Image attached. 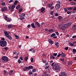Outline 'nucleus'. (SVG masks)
<instances>
[{"label": "nucleus", "mask_w": 76, "mask_h": 76, "mask_svg": "<svg viewBox=\"0 0 76 76\" xmlns=\"http://www.w3.org/2000/svg\"><path fill=\"white\" fill-rule=\"evenodd\" d=\"M60 7V4H56L55 6V8L58 9H59Z\"/></svg>", "instance_id": "nucleus-8"}, {"label": "nucleus", "mask_w": 76, "mask_h": 76, "mask_svg": "<svg viewBox=\"0 0 76 76\" xmlns=\"http://www.w3.org/2000/svg\"><path fill=\"white\" fill-rule=\"evenodd\" d=\"M64 28H67L68 27H69L68 26V25H67V24H64Z\"/></svg>", "instance_id": "nucleus-27"}, {"label": "nucleus", "mask_w": 76, "mask_h": 76, "mask_svg": "<svg viewBox=\"0 0 76 76\" xmlns=\"http://www.w3.org/2000/svg\"><path fill=\"white\" fill-rule=\"evenodd\" d=\"M29 75L30 76L31 75H32V72L31 71H29Z\"/></svg>", "instance_id": "nucleus-34"}, {"label": "nucleus", "mask_w": 76, "mask_h": 76, "mask_svg": "<svg viewBox=\"0 0 76 76\" xmlns=\"http://www.w3.org/2000/svg\"><path fill=\"white\" fill-rule=\"evenodd\" d=\"M23 70L24 71H28V70H27V69L26 68V67H25V68H24Z\"/></svg>", "instance_id": "nucleus-46"}, {"label": "nucleus", "mask_w": 76, "mask_h": 76, "mask_svg": "<svg viewBox=\"0 0 76 76\" xmlns=\"http://www.w3.org/2000/svg\"><path fill=\"white\" fill-rule=\"evenodd\" d=\"M59 28L60 29L63 30V29H64V27L63 24H61L59 26Z\"/></svg>", "instance_id": "nucleus-7"}, {"label": "nucleus", "mask_w": 76, "mask_h": 76, "mask_svg": "<svg viewBox=\"0 0 76 76\" xmlns=\"http://www.w3.org/2000/svg\"><path fill=\"white\" fill-rule=\"evenodd\" d=\"M20 60H23V58H22V57H21L20 58Z\"/></svg>", "instance_id": "nucleus-64"}, {"label": "nucleus", "mask_w": 76, "mask_h": 76, "mask_svg": "<svg viewBox=\"0 0 76 76\" xmlns=\"http://www.w3.org/2000/svg\"><path fill=\"white\" fill-rule=\"evenodd\" d=\"M64 11L65 12H68V10H67V8H64Z\"/></svg>", "instance_id": "nucleus-33"}, {"label": "nucleus", "mask_w": 76, "mask_h": 76, "mask_svg": "<svg viewBox=\"0 0 76 76\" xmlns=\"http://www.w3.org/2000/svg\"><path fill=\"white\" fill-rule=\"evenodd\" d=\"M53 31V29H50V30H49V32H52Z\"/></svg>", "instance_id": "nucleus-36"}, {"label": "nucleus", "mask_w": 76, "mask_h": 76, "mask_svg": "<svg viewBox=\"0 0 76 76\" xmlns=\"http://www.w3.org/2000/svg\"><path fill=\"white\" fill-rule=\"evenodd\" d=\"M76 37V36H74L72 37V38H75Z\"/></svg>", "instance_id": "nucleus-63"}, {"label": "nucleus", "mask_w": 76, "mask_h": 76, "mask_svg": "<svg viewBox=\"0 0 76 76\" xmlns=\"http://www.w3.org/2000/svg\"><path fill=\"white\" fill-rule=\"evenodd\" d=\"M16 6L15 5H12L9 6L8 8L10 9L11 12H13L14 10V8H15Z\"/></svg>", "instance_id": "nucleus-4"}, {"label": "nucleus", "mask_w": 76, "mask_h": 76, "mask_svg": "<svg viewBox=\"0 0 76 76\" xmlns=\"http://www.w3.org/2000/svg\"><path fill=\"white\" fill-rule=\"evenodd\" d=\"M60 56H61V53H60V54H58V55H57V57H59Z\"/></svg>", "instance_id": "nucleus-54"}, {"label": "nucleus", "mask_w": 76, "mask_h": 76, "mask_svg": "<svg viewBox=\"0 0 76 76\" xmlns=\"http://www.w3.org/2000/svg\"><path fill=\"white\" fill-rule=\"evenodd\" d=\"M55 16H58V13H56L55 14Z\"/></svg>", "instance_id": "nucleus-55"}, {"label": "nucleus", "mask_w": 76, "mask_h": 76, "mask_svg": "<svg viewBox=\"0 0 76 76\" xmlns=\"http://www.w3.org/2000/svg\"><path fill=\"white\" fill-rule=\"evenodd\" d=\"M31 63H33V61H34L33 58H31Z\"/></svg>", "instance_id": "nucleus-41"}, {"label": "nucleus", "mask_w": 76, "mask_h": 76, "mask_svg": "<svg viewBox=\"0 0 76 76\" xmlns=\"http://www.w3.org/2000/svg\"><path fill=\"white\" fill-rule=\"evenodd\" d=\"M56 34L58 36L59 35V33H58V32H56Z\"/></svg>", "instance_id": "nucleus-52"}, {"label": "nucleus", "mask_w": 76, "mask_h": 76, "mask_svg": "<svg viewBox=\"0 0 76 76\" xmlns=\"http://www.w3.org/2000/svg\"><path fill=\"white\" fill-rule=\"evenodd\" d=\"M6 4V3H5V2H3L1 4L2 6H5V5Z\"/></svg>", "instance_id": "nucleus-39"}, {"label": "nucleus", "mask_w": 76, "mask_h": 76, "mask_svg": "<svg viewBox=\"0 0 76 76\" xmlns=\"http://www.w3.org/2000/svg\"><path fill=\"white\" fill-rule=\"evenodd\" d=\"M67 25H68V26L69 27V26H70V25H72V23L70 22L68 23H67Z\"/></svg>", "instance_id": "nucleus-29"}, {"label": "nucleus", "mask_w": 76, "mask_h": 76, "mask_svg": "<svg viewBox=\"0 0 76 76\" xmlns=\"http://www.w3.org/2000/svg\"><path fill=\"white\" fill-rule=\"evenodd\" d=\"M76 10V7H74V9H73V11H75Z\"/></svg>", "instance_id": "nucleus-47"}, {"label": "nucleus", "mask_w": 76, "mask_h": 76, "mask_svg": "<svg viewBox=\"0 0 76 76\" xmlns=\"http://www.w3.org/2000/svg\"><path fill=\"white\" fill-rule=\"evenodd\" d=\"M2 61L3 63H5L8 61V58L6 56H4L1 58Z\"/></svg>", "instance_id": "nucleus-3"}, {"label": "nucleus", "mask_w": 76, "mask_h": 76, "mask_svg": "<svg viewBox=\"0 0 76 76\" xmlns=\"http://www.w3.org/2000/svg\"><path fill=\"white\" fill-rule=\"evenodd\" d=\"M59 76H68L66 72H61V75H59Z\"/></svg>", "instance_id": "nucleus-6"}, {"label": "nucleus", "mask_w": 76, "mask_h": 76, "mask_svg": "<svg viewBox=\"0 0 76 76\" xmlns=\"http://www.w3.org/2000/svg\"><path fill=\"white\" fill-rule=\"evenodd\" d=\"M22 10L20 9L19 10L18 12L20 13V12H22Z\"/></svg>", "instance_id": "nucleus-56"}, {"label": "nucleus", "mask_w": 76, "mask_h": 76, "mask_svg": "<svg viewBox=\"0 0 76 76\" xmlns=\"http://www.w3.org/2000/svg\"><path fill=\"white\" fill-rule=\"evenodd\" d=\"M31 24H29L28 25V26H27V28H30V27H31Z\"/></svg>", "instance_id": "nucleus-53"}, {"label": "nucleus", "mask_w": 76, "mask_h": 76, "mask_svg": "<svg viewBox=\"0 0 76 76\" xmlns=\"http://www.w3.org/2000/svg\"><path fill=\"white\" fill-rule=\"evenodd\" d=\"M62 19V17L61 16H59L58 17V20H61Z\"/></svg>", "instance_id": "nucleus-25"}, {"label": "nucleus", "mask_w": 76, "mask_h": 76, "mask_svg": "<svg viewBox=\"0 0 76 76\" xmlns=\"http://www.w3.org/2000/svg\"><path fill=\"white\" fill-rule=\"evenodd\" d=\"M50 14L51 15H53V11H52L50 12Z\"/></svg>", "instance_id": "nucleus-57"}, {"label": "nucleus", "mask_w": 76, "mask_h": 76, "mask_svg": "<svg viewBox=\"0 0 76 76\" xmlns=\"http://www.w3.org/2000/svg\"><path fill=\"white\" fill-rule=\"evenodd\" d=\"M7 26L8 27V28L10 29L12 28V25L11 24H8L7 25Z\"/></svg>", "instance_id": "nucleus-15"}, {"label": "nucleus", "mask_w": 76, "mask_h": 76, "mask_svg": "<svg viewBox=\"0 0 76 76\" xmlns=\"http://www.w3.org/2000/svg\"><path fill=\"white\" fill-rule=\"evenodd\" d=\"M44 10H45V8L44 7H42L41 9V12L42 13H44Z\"/></svg>", "instance_id": "nucleus-14"}, {"label": "nucleus", "mask_w": 76, "mask_h": 76, "mask_svg": "<svg viewBox=\"0 0 76 76\" xmlns=\"http://www.w3.org/2000/svg\"><path fill=\"white\" fill-rule=\"evenodd\" d=\"M57 53H54L53 54V56H57Z\"/></svg>", "instance_id": "nucleus-44"}, {"label": "nucleus", "mask_w": 76, "mask_h": 76, "mask_svg": "<svg viewBox=\"0 0 76 76\" xmlns=\"http://www.w3.org/2000/svg\"><path fill=\"white\" fill-rule=\"evenodd\" d=\"M71 5H75V2H71Z\"/></svg>", "instance_id": "nucleus-48"}, {"label": "nucleus", "mask_w": 76, "mask_h": 76, "mask_svg": "<svg viewBox=\"0 0 76 76\" xmlns=\"http://www.w3.org/2000/svg\"><path fill=\"white\" fill-rule=\"evenodd\" d=\"M25 14L23 13H22L21 15L20 16V19L22 20H23L24 19H25L24 17H25Z\"/></svg>", "instance_id": "nucleus-5"}, {"label": "nucleus", "mask_w": 76, "mask_h": 76, "mask_svg": "<svg viewBox=\"0 0 76 76\" xmlns=\"http://www.w3.org/2000/svg\"><path fill=\"white\" fill-rule=\"evenodd\" d=\"M53 69L55 70L57 72H58V71L60 70V67L57 64H55L54 65L53 67Z\"/></svg>", "instance_id": "nucleus-1"}, {"label": "nucleus", "mask_w": 76, "mask_h": 76, "mask_svg": "<svg viewBox=\"0 0 76 76\" xmlns=\"http://www.w3.org/2000/svg\"><path fill=\"white\" fill-rule=\"evenodd\" d=\"M72 13H76V11H73L72 12Z\"/></svg>", "instance_id": "nucleus-59"}, {"label": "nucleus", "mask_w": 76, "mask_h": 76, "mask_svg": "<svg viewBox=\"0 0 76 76\" xmlns=\"http://www.w3.org/2000/svg\"><path fill=\"white\" fill-rule=\"evenodd\" d=\"M50 58H52L53 59H54L55 58H55V57L53 56H50Z\"/></svg>", "instance_id": "nucleus-28"}, {"label": "nucleus", "mask_w": 76, "mask_h": 76, "mask_svg": "<svg viewBox=\"0 0 76 76\" xmlns=\"http://www.w3.org/2000/svg\"><path fill=\"white\" fill-rule=\"evenodd\" d=\"M72 61H70L68 63V65H70V64H72Z\"/></svg>", "instance_id": "nucleus-40"}, {"label": "nucleus", "mask_w": 76, "mask_h": 76, "mask_svg": "<svg viewBox=\"0 0 76 76\" xmlns=\"http://www.w3.org/2000/svg\"><path fill=\"white\" fill-rule=\"evenodd\" d=\"M15 37L16 39H19V37L18 36V35H15Z\"/></svg>", "instance_id": "nucleus-37"}, {"label": "nucleus", "mask_w": 76, "mask_h": 76, "mask_svg": "<svg viewBox=\"0 0 76 76\" xmlns=\"http://www.w3.org/2000/svg\"><path fill=\"white\" fill-rule=\"evenodd\" d=\"M18 3V1L17 0L15 1L14 3V5H16Z\"/></svg>", "instance_id": "nucleus-23"}, {"label": "nucleus", "mask_w": 76, "mask_h": 76, "mask_svg": "<svg viewBox=\"0 0 76 76\" xmlns=\"http://www.w3.org/2000/svg\"><path fill=\"white\" fill-rule=\"evenodd\" d=\"M70 45H71V47H73V46H74V44L70 43Z\"/></svg>", "instance_id": "nucleus-51"}, {"label": "nucleus", "mask_w": 76, "mask_h": 76, "mask_svg": "<svg viewBox=\"0 0 76 76\" xmlns=\"http://www.w3.org/2000/svg\"><path fill=\"white\" fill-rule=\"evenodd\" d=\"M72 52L73 53V54H76V49H73L72 50Z\"/></svg>", "instance_id": "nucleus-17"}, {"label": "nucleus", "mask_w": 76, "mask_h": 76, "mask_svg": "<svg viewBox=\"0 0 76 76\" xmlns=\"http://www.w3.org/2000/svg\"><path fill=\"white\" fill-rule=\"evenodd\" d=\"M48 67H49V66H46L45 68V69H48Z\"/></svg>", "instance_id": "nucleus-60"}, {"label": "nucleus", "mask_w": 76, "mask_h": 76, "mask_svg": "<svg viewBox=\"0 0 76 76\" xmlns=\"http://www.w3.org/2000/svg\"><path fill=\"white\" fill-rule=\"evenodd\" d=\"M49 41L50 44H53V41H52L51 39H49Z\"/></svg>", "instance_id": "nucleus-18"}, {"label": "nucleus", "mask_w": 76, "mask_h": 76, "mask_svg": "<svg viewBox=\"0 0 76 76\" xmlns=\"http://www.w3.org/2000/svg\"><path fill=\"white\" fill-rule=\"evenodd\" d=\"M18 62L19 64H20V63H21L22 61L20 59H19L18 61Z\"/></svg>", "instance_id": "nucleus-35"}, {"label": "nucleus", "mask_w": 76, "mask_h": 76, "mask_svg": "<svg viewBox=\"0 0 76 76\" xmlns=\"http://www.w3.org/2000/svg\"><path fill=\"white\" fill-rule=\"evenodd\" d=\"M35 25H37V27H40L41 26V25L38 22V21H36L35 23Z\"/></svg>", "instance_id": "nucleus-10"}, {"label": "nucleus", "mask_w": 76, "mask_h": 76, "mask_svg": "<svg viewBox=\"0 0 76 76\" xmlns=\"http://www.w3.org/2000/svg\"><path fill=\"white\" fill-rule=\"evenodd\" d=\"M1 11L2 12H5L4 9V8H2L1 9Z\"/></svg>", "instance_id": "nucleus-50"}, {"label": "nucleus", "mask_w": 76, "mask_h": 76, "mask_svg": "<svg viewBox=\"0 0 76 76\" xmlns=\"http://www.w3.org/2000/svg\"><path fill=\"white\" fill-rule=\"evenodd\" d=\"M3 45V41H0V46L2 47Z\"/></svg>", "instance_id": "nucleus-24"}, {"label": "nucleus", "mask_w": 76, "mask_h": 76, "mask_svg": "<svg viewBox=\"0 0 76 76\" xmlns=\"http://www.w3.org/2000/svg\"><path fill=\"white\" fill-rule=\"evenodd\" d=\"M73 9V8L72 7H69L68 8V10H72Z\"/></svg>", "instance_id": "nucleus-26"}, {"label": "nucleus", "mask_w": 76, "mask_h": 76, "mask_svg": "<svg viewBox=\"0 0 76 76\" xmlns=\"http://www.w3.org/2000/svg\"><path fill=\"white\" fill-rule=\"evenodd\" d=\"M45 31H49V30H48V29H47V28H46V29H45Z\"/></svg>", "instance_id": "nucleus-62"}, {"label": "nucleus", "mask_w": 76, "mask_h": 76, "mask_svg": "<svg viewBox=\"0 0 76 76\" xmlns=\"http://www.w3.org/2000/svg\"><path fill=\"white\" fill-rule=\"evenodd\" d=\"M29 67V69L30 70V69H33L34 68V67L32 66H28Z\"/></svg>", "instance_id": "nucleus-31"}, {"label": "nucleus", "mask_w": 76, "mask_h": 76, "mask_svg": "<svg viewBox=\"0 0 76 76\" xmlns=\"http://www.w3.org/2000/svg\"><path fill=\"white\" fill-rule=\"evenodd\" d=\"M66 13H67V14H68V15H69V14H70V13H71V12L68 11Z\"/></svg>", "instance_id": "nucleus-45"}, {"label": "nucleus", "mask_w": 76, "mask_h": 76, "mask_svg": "<svg viewBox=\"0 0 76 76\" xmlns=\"http://www.w3.org/2000/svg\"><path fill=\"white\" fill-rule=\"evenodd\" d=\"M59 43L58 42H56L55 43V45L56 46V47L58 48L59 47Z\"/></svg>", "instance_id": "nucleus-11"}, {"label": "nucleus", "mask_w": 76, "mask_h": 76, "mask_svg": "<svg viewBox=\"0 0 76 76\" xmlns=\"http://www.w3.org/2000/svg\"><path fill=\"white\" fill-rule=\"evenodd\" d=\"M4 9L5 11H8V9L7 7H4Z\"/></svg>", "instance_id": "nucleus-22"}, {"label": "nucleus", "mask_w": 76, "mask_h": 76, "mask_svg": "<svg viewBox=\"0 0 76 76\" xmlns=\"http://www.w3.org/2000/svg\"><path fill=\"white\" fill-rule=\"evenodd\" d=\"M13 70H11L10 72H9V74L10 75H12V73H13Z\"/></svg>", "instance_id": "nucleus-32"}, {"label": "nucleus", "mask_w": 76, "mask_h": 76, "mask_svg": "<svg viewBox=\"0 0 76 76\" xmlns=\"http://www.w3.org/2000/svg\"><path fill=\"white\" fill-rule=\"evenodd\" d=\"M26 69H27V70H29V66H26Z\"/></svg>", "instance_id": "nucleus-38"}, {"label": "nucleus", "mask_w": 76, "mask_h": 76, "mask_svg": "<svg viewBox=\"0 0 76 76\" xmlns=\"http://www.w3.org/2000/svg\"><path fill=\"white\" fill-rule=\"evenodd\" d=\"M4 18H5V19L6 20L8 19V18H7V16H4Z\"/></svg>", "instance_id": "nucleus-43"}, {"label": "nucleus", "mask_w": 76, "mask_h": 76, "mask_svg": "<svg viewBox=\"0 0 76 76\" xmlns=\"http://www.w3.org/2000/svg\"><path fill=\"white\" fill-rule=\"evenodd\" d=\"M7 45V42L6 41H2V47L6 46Z\"/></svg>", "instance_id": "nucleus-9"}, {"label": "nucleus", "mask_w": 76, "mask_h": 76, "mask_svg": "<svg viewBox=\"0 0 76 76\" xmlns=\"http://www.w3.org/2000/svg\"><path fill=\"white\" fill-rule=\"evenodd\" d=\"M4 49H5V50H7L8 49V48L7 47L4 48Z\"/></svg>", "instance_id": "nucleus-61"}, {"label": "nucleus", "mask_w": 76, "mask_h": 76, "mask_svg": "<svg viewBox=\"0 0 76 76\" xmlns=\"http://www.w3.org/2000/svg\"><path fill=\"white\" fill-rule=\"evenodd\" d=\"M13 1V0H10V1H9V3H11Z\"/></svg>", "instance_id": "nucleus-58"}, {"label": "nucleus", "mask_w": 76, "mask_h": 76, "mask_svg": "<svg viewBox=\"0 0 76 76\" xmlns=\"http://www.w3.org/2000/svg\"><path fill=\"white\" fill-rule=\"evenodd\" d=\"M72 29L73 31H75V30H76V25L72 26Z\"/></svg>", "instance_id": "nucleus-12"}, {"label": "nucleus", "mask_w": 76, "mask_h": 76, "mask_svg": "<svg viewBox=\"0 0 76 76\" xmlns=\"http://www.w3.org/2000/svg\"><path fill=\"white\" fill-rule=\"evenodd\" d=\"M16 9L19 10L20 9V5L18 4V6L16 7Z\"/></svg>", "instance_id": "nucleus-16"}, {"label": "nucleus", "mask_w": 76, "mask_h": 76, "mask_svg": "<svg viewBox=\"0 0 76 76\" xmlns=\"http://www.w3.org/2000/svg\"><path fill=\"white\" fill-rule=\"evenodd\" d=\"M52 6H53V5L51 4H48V7H52Z\"/></svg>", "instance_id": "nucleus-20"}, {"label": "nucleus", "mask_w": 76, "mask_h": 76, "mask_svg": "<svg viewBox=\"0 0 76 76\" xmlns=\"http://www.w3.org/2000/svg\"><path fill=\"white\" fill-rule=\"evenodd\" d=\"M28 57H25L24 58L25 61H27L28 60Z\"/></svg>", "instance_id": "nucleus-30"}, {"label": "nucleus", "mask_w": 76, "mask_h": 76, "mask_svg": "<svg viewBox=\"0 0 76 76\" xmlns=\"http://www.w3.org/2000/svg\"><path fill=\"white\" fill-rule=\"evenodd\" d=\"M64 49L66 50H68V49H69V47H66Z\"/></svg>", "instance_id": "nucleus-49"}, {"label": "nucleus", "mask_w": 76, "mask_h": 76, "mask_svg": "<svg viewBox=\"0 0 76 76\" xmlns=\"http://www.w3.org/2000/svg\"><path fill=\"white\" fill-rule=\"evenodd\" d=\"M31 26L32 28H36V27H35V25L34 23H31Z\"/></svg>", "instance_id": "nucleus-13"}, {"label": "nucleus", "mask_w": 76, "mask_h": 76, "mask_svg": "<svg viewBox=\"0 0 76 76\" xmlns=\"http://www.w3.org/2000/svg\"><path fill=\"white\" fill-rule=\"evenodd\" d=\"M4 33L5 34V37H7V38H8L9 39L12 40V37L11 36H10L9 34L7 33V31H4Z\"/></svg>", "instance_id": "nucleus-2"}, {"label": "nucleus", "mask_w": 76, "mask_h": 76, "mask_svg": "<svg viewBox=\"0 0 76 76\" xmlns=\"http://www.w3.org/2000/svg\"><path fill=\"white\" fill-rule=\"evenodd\" d=\"M56 34L55 33L52 34L50 36V37H54V36H56Z\"/></svg>", "instance_id": "nucleus-21"}, {"label": "nucleus", "mask_w": 76, "mask_h": 76, "mask_svg": "<svg viewBox=\"0 0 76 76\" xmlns=\"http://www.w3.org/2000/svg\"><path fill=\"white\" fill-rule=\"evenodd\" d=\"M61 56L62 57H65V55H64V53L62 52L61 53Z\"/></svg>", "instance_id": "nucleus-19"}, {"label": "nucleus", "mask_w": 76, "mask_h": 76, "mask_svg": "<svg viewBox=\"0 0 76 76\" xmlns=\"http://www.w3.org/2000/svg\"><path fill=\"white\" fill-rule=\"evenodd\" d=\"M36 71V69H34L33 70H32V72L33 73H34V72H35V71Z\"/></svg>", "instance_id": "nucleus-42"}]
</instances>
